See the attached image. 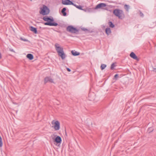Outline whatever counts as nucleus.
I'll use <instances>...</instances> for the list:
<instances>
[{
	"mask_svg": "<svg viewBox=\"0 0 156 156\" xmlns=\"http://www.w3.org/2000/svg\"><path fill=\"white\" fill-rule=\"evenodd\" d=\"M62 3L66 5H72L73 4V3L70 0H62Z\"/></svg>",
	"mask_w": 156,
	"mask_h": 156,
	"instance_id": "obj_6",
	"label": "nucleus"
},
{
	"mask_svg": "<svg viewBox=\"0 0 156 156\" xmlns=\"http://www.w3.org/2000/svg\"><path fill=\"white\" fill-rule=\"evenodd\" d=\"M66 69H67V70L68 72H70V71H71V69H70L69 68H67Z\"/></svg>",
	"mask_w": 156,
	"mask_h": 156,
	"instance_id": "obj_29",
	"label": "nucleus"
},
{
	"mask_svg": "<svg viewBox=\"0 0 156 156\" xmlns=\"http://www.w3.org/2000/svg\"><path fill=\"white\" fill-rule=\"evenodd\" d=\"M41 10L40 12L43 15H47L49 13V9L45 5H43V8H41Z\"/></svg>",
	"mask_w": 156,
	"mask_h": 156,
	"instance_id": "obj_3",
	"label": "nucleus"
},
{
	"mask_svg": "<svg viewBox=\"0 0 156 156\" xmlns=\"http://www.w3.org/2000/svg\"><path fill=\"white\" fill-rule=\"evenodd\" d=\"M119 77V75L118 74H116L114 76V78L115 79H117Z\"/></svg>",
	"mask_w": 156,
	"mask_h": 156,
	"instance_id": "obj_27",
	"label": "nucleus"
},
{
	"mask_svg": "<svg viewBox=\"0 0 156 156\" xmlns=\"http://www.w3.org/2000/svg\"><path fill=\"white\" fill-rule=\"evenodd\" d=\"M82 30L85 31V30H87V29H85L84 28H83L82 29Z\"/></svg>",
	"mask_w": 156,
	"mask_h": 156,
	"instance_id": "obj_30",
	"label": "nucleus"
},
{
	"mask_svg": "<svg viewBox=\"0 0 156 156\" xmlns=\"http://www.w3.org/2000/svg\"><path fill=\"white\" fill-rule=\"evenodd\" d=\"M140 12V16L142 17H143L144 16V14H143V13H142L141 11H139Z\"/></svg>",
	"mask_w": 156,
	"mask_h": 156,
	"instance_id": "obj_26",
	"label": "nucleus"
},
{
	"mask_svg": "<svg viewBox=\"0 0 156 156\" xmlns=\"http://www.w3.org/2000/svg\"><path fill=\"white\" fill-rule=\"evenodd\" d=\"M115 65L114 64V63H112L111 66V69L113 70L114 69V67L115 66Z\"/></svg>",
	"mask_w": 156,
	"mask_h": 156,
	"instance_id": "obj_24",
	"label": "nucleus"
},
{
	"mask_svg": "<svg viewBox=\"0 0 156 156\" xmlns=\"http://www.w3.org/2000/svg\"><path fill=\"white\" fill-rule=\"evenodd\" d=\"M44 24L45 25H48L49 26H57L58 25V23L54 22H48L45 23Z\"/></svg>",
	"mask_w": 156,
	"mask_h": 156,
	"instance_id": "obj_9",
	"label": "nucleus"
},
{
	"mask_svg": "<svg viewBox=\"0 0 156 156\" xmlns=\"http://www.w3.org/2000/svg\"><path fill=\"white\" fill-rule=\"evenodd\" d=\"M66 8H63L61 11V12L63 14V15L64 16H66L67 15L66 12Z\"/></svg>",
	"mask_w": 156,
	"mask_h": 156,
	"instance_id": "obj_17",
	"label": "nucleus"
},
{
	"mask_svg": "<svg viewBox=\"0 0 156 156\" xmlns=\"http://www.w3.org/2000/svg\"><path fill=\"white\" fill-rule=\"evenodd\" d=\"M3 144L2 142V139L1 137L0 138V147H1L2 146Z\"/></svg>",
	"mask_w": 156,
	"mask_h": 156,
	"instance_id": "obj_25",
	"label": "nucleus"
},
{
	"mask_svg": "<svg viewBox=\"0 0 156 156\" xmlns=\"http://www.w3.org/2000/svg\"><path fill=\"white\" fill-rule=\"evenodd\" d=\"M27 57L30 60H32L34 58L33 55L31 54H28L27 55Z\"/></svg>",
	"mask_w": 156,
	"mask_h": 156,
	"instance_id": "obj_15",
	"label": "nucleus"
},
{
	"mask_svg": "<svg viewBox=\"0 0 156 156\" xmlns=\"http://www.w3.org/2000/svg\"><path fill=\"white\" fill-rule=\"evenodd\" d=\"M62 139L61 137L59 136H57L54 140V141L57 144H60L62 141Z\"/></svg>",
	"mask_w": 156,
	"mask_h": 156,
	"instance_id": "obj_10",
	"label": "nucleus"
},
{
	"mask_svg": "<svg viewBox=\"0 0 156 156\" xmlns=\"http://www.w3.org/2000/svg\"><path fill=\"white\" fill-rule=\"evenodd\" d=\"M113 14L120 19H123L125 17V15L122 10L116 9L113 11Z\"/></svg>",
	"mask_w": 156,
	"mask_h": 156,
	"instance_id": "obj_2",
	"label": "nucleus"
},
{
	"mask_svg": "<svg viewBox=\"0 0 156 156\" xmlns=\"http://www.w3.org/2000/svg\"><path fill=\"white\" fill-rule=\"evenodd\" d=\"M108 24L109 26V27L111 28H113L115 27L114 25L111 21H109L108 22Z\"/></svg>",
	"mask_w": 156,
	"mask_h": 156,
	"instance_id": "obj_20",
	"label": "nucleus"
},
{
	"mask_svg": "<svg viewBox=\"0 0 156 156\" xmlns=\"http://www.w3.org/2000/svg\"><path fill=\"white\" fill-rule=\"evenodd\" d=\"M9 51H12V52H15V51L14 50L12 49H11V48H10L9 49Z\"/></svg>",
	"mask_w": 156,
	"mask_h": 156,
	"instance_id": "obj_28",
	"label": "nucleus"
},
{
	"mask_svg": "<svg viewBox=\"0 0 156 156\" xmlns=\"http://www.w3.org/2000/svg\"><path fill=\"white\" fill-rule=\"evenodd\" d=\"M153 71H155L156 72V68H154L153 70Z\"/></svg>",
	"mask_w": 156,
	"mask_h": 156,
	"instance_id": "obj_32",
	"label": "nucleus"
},
{
	"mask_svg": "<svg viewBox=\"0 0 156 156\" xmlns=\"http://www.w3.org/2000/svg\"><path fill=\"white\" fill-rule=\"evenodd\" d=\"M30 0L31 1H32V0Z\"/></svg>",
	"mask_w": 156,
	"mask_h": 156,
	"instance_id": "obj_34",
	"label": "nucleus"
},
{
	"mask_svg": "<svg viewBox=\"0 0 156 156\" xmlns=\"http://www.w3.org/2000/svg\"><path fill=\"white\" fill-rule=\"evenodd\" d=\"M30 30L33 32L35 34H37V28L32 26L30 27Z\"/></svg>",
	"mask_w": 156,
	"mask_h": 156,
	"instance_id": "obj_14",
	"label": "nucleus"
},
{
	"mask_svg": "<svg viewBox=\"0 0 156 156\" xmlns=\"http://www.w3.org/2000/svg\"><path fill=\"white\" fill-rule=\"evenodd\" d=\"M52 124L54 125V126H53L54 129L55 130H58L60 128V123L58 121H55L54 120L52 122Z\"/></svg>",
	"mask_w": 156,
	"mask_h": 156,
	"instance_id": "obj_5",
	"label": "nucleus"
},
{
	"mask_svg": "<svg viewBox=\"0 0 156 156\" xmlns=\"http://www.w3.org/2000/svg\"><path fill=\"white\" fill-rule=\"evenodd\" d=\"M105 33L108 35H109L111 33V31L110 28H106L105 29Z\"/></svg>",
	"mask_w": 156,
	"mask_h": 156,
	"instance_id": "obj_16",
	"label": "nucleus"
},
{
	"mask_svg": "<svg viewBox=\"0 0 156 156\" xmlns=\"http://www.w3.org/2000/svg\"><path fill=\"white\" fill-rule=\"evenodd\" d=\"M106 6V4L104 3H100L97 5L95 7V9H102Z\"/></svg>",
	"mask_w": 156,
	"mask_h": 156,
	"instance_id": "obj_7",
	"label": "nucleus"
},
{
	"mask_svg": "<svg viewBox=\"0 0 156 156\" xmlns=\"http://www.w3.org/2000/svg\"><path fill=\"white\" fill-rule=\"evenodd\" d=\"M67 31L72 33L76 34L78 32V30L76 28L72 26H68L66 29Z\"/></svg>",
	"mask_w": 156,
	"mask_h": 156,
	"instance_id": "obj_4",
	"label": "nucleus"
},
{
	"mask_svg": "<svg viewBox=\"0 0 156 156\" xmlns=\"http://www.w3.org/2000/svg\"><path fill=\"white\" fill-rule=\"evenodd\" d=\"M88 97L89 100L90 101H92L95 98V95L93 93H90L89 94Z\"/></svg>",
	"mask_w": 156,
	"mask_h": 156,
	"instance_id": "obj_13",
	"label": "nucleus"
},
{
	"mask_svg": "<svg viewBox=\"0 0 156 156\" xmlns=\"http://www.w3.org/2000/svg\"><path fill=\"white\" fill-rule=\"evenodd\" d=\"M124 8L125 9L128 11L129 9V5L126 4L124 5Z\"/></svg>",
	"mask_w": 156,
	"mask_h": 156,
	"instance_id": "obj_21",
	"label": "nucleus"
},
{
	"mask_svg": "<svg viewBox=\"0 0 156 156\" xmlns=\"http://www.w3.org/2000/svg\"><path fill=\"white\" fill-rule=\"evenodd\" d=\"M153 130V129L152 128H149L148 129V132L149 133H150Z\"/></svg>",
	"mask_w": 156,
	"mask_h": 156,
	"instance_id": "obj_23",
	"label": "nucleus"
},
{
	"mask_svg": "<svg viewBox=\"0 0 156 156\" xmlns=\"http://www.w3.org/2000/svg\"><path fill=\"white\" fill-rule=\"evenodd\" d=\"M43 19L45 21L48 22H53L54 21L53 18H50L48 16L44 17Z\"/></svg>",
	"mask_w": 156,
	"mask_h": 156,
	"instance_id": "obj_8",
	"label": "nucleus"
},
{
	"mask_svg": "<svg viewBox=\"0 0 156 156\" xmlns=\"http://www.w3.org/2000/svg\"><path fill=\"white\" fill-rule=\"evenodd\" d=\"M106 66V65L104 64H102L101 66V70L104 69Z\"/></svg>",
	"mask_w": 156,
	"mask_h": 156,
	"instance_id": "obj_22",
	"label": "nucleus"
},
{
	"mask_svg": "<svg viewBox=\"0 0 156 156\" xmlns=\"http://www.w3.org/2000/svg\"><path fill=\"white\" fill-rule=\"evenodd\" d=\"M130 56L131 58H132L136 60L137 61L139 60V59L137 57L133 52H132L130 54Z\"/></svg>",
	"mask_w": 156,
	"mask_h": 156,
	"instance_id": "obj_12",
	"label": "nucleus"
},
{
	"mask_svg": "<svg viewBox=\"0 0 156 156\" xmlns=\"http://www.w3.org/2000/svg\"><path fill=\"white\" fill-rule=\"evenodd\" d=\"M71 53L73 56H78L80 54V53L79 52L73 50L71 51Z\"/></svg>",
	"mask_w": 156,
	"mask_h": 156,
	"instance_id": "obj_18",
	"label": "nucleus"
},
{
	"mask_svg": "<svg viewBox=\"0 0 156 156\" xmlns=\"http://www.w3.org/2000/svg\"><path fill=\"white\" fill-rule=\"evenodd\" d=\"M82 30L85 31V30H87V29H85L84 28H83L82 29Z\"/></svg>",
	"mask_w": 156,
	"mask_h": 156,
	"instance_id": "obj_31",
	"label": "nucleus"
},
{
	"mask_svg": "<svg viewBox=\"0 0 156 156\" xmlns=\"http://www.w3.org/2000/svg\"><path fill=\"white\" fill-rule=\"evenodd\" d=\"M50 82L51 83H54L53 80L50 77H46L44 78V82L45 83H47L48 82Z\"/></svg>",
	"mask_w": 156,
	"mask_h": 156,
	"instance_id": "obj_11",
	"label": "nucleus"
},
{
	"mask_svg": "<svg viewBox=\"0 0 156 156\" xmlns=\"http://www.w3.org/2000/svg\"><path fill=\"white\" fill-rule=\"evenodd\" d=\"M55 46L58 55L61 57L62 59H64L66 56V55L64 52L63 48L61 47L58 43L55 44Z\"/></svg>",
	"mask_w": 156,
	"mask_h": 156,
	"instance_id": "obj_1",
	"label": "nucleus"
},
{
	"mask_svg": "<svg viewBox=\"0 0 156 156\" xmlns=\"http://www.w3.org/2000/svg\"><path fill=\"white\" fill-rule=\"evenodd\" d=\"M23 40V41H27V40H26V39Z\"/></svg>",
	"mask_w": 156,
	"mask_h": 156,
	"instance_id": "obj_33",
	"label": "nucleus"
},
{
	"mask_svg": "<svg viewBox=\"0 0 156 156\" xmlns=\"http://www.w3.org/2000/svg\"><path fill=\"white\" fill-rule=\"evenodd\" d=\"M72 5L75 6L76 8H77V9H79L80 10H83L82 6L80 5H77L76 4H74V3H73V5Z\"/></svg>",
	"mask_w": 156,
	"mask_h": 156,
	"instance_id": "obj_19",
	"label": "nucleus"
}]
</instances>
